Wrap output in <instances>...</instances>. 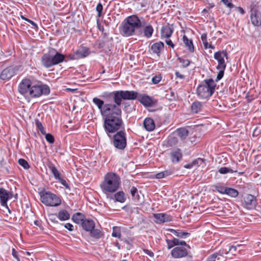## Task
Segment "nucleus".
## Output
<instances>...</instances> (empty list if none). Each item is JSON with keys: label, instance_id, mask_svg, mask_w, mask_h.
I'll return each instance as SVG.
<instances>
[{"label": "nucleus", "instance_id": "obj_1", "mask_svg": "<svg viewBox=\"0 0 261 261\" xmlns=\"http://www.w3.org/2000/svg\"><path fill=\"white\" fill-rule=\"evenodd\" d=\"M18 91L24 96H30L32 98H38L42 95H48L50 92V88L47 85L35 80L31 76L22 80L18 85Z\"/></svg>", "mask_w": 261, "mask_h": 261}, {"label": "nucleus", "instance_id": "obj_2", "mask_svg": "<svg viewBox=\"0 0 261 261\" xmlns=\"http://www.w3.org/2000/svg\"><path fill=\"white\" fill-rule=\"evenodd\" d=\"M102 117L103 120V128L109 138H111L112 135L115 133L124 129L122 119V111L117 106Z\"/></svg>", "mask_w": 261, "mask_h": 261}, {"label": "nucleus", "instance_id": "obj_3", "mask_svg": "<svg viewBox=\"0 0 261 261\" xmlns=\"http://www.w3.org/2000/svg\"><path fill=\"white\" fill-rule=\"evenodd\" d=\"M142 27V22L140 18L136 15H132L127 17L122 22L120 28V33L125 37H129L134 35H140L142 31L137 30Z\"/></svg>", "mask_w": 261, "mask_h": 261}, {"label": "nucleus", "instance_id": "obj_4", "mask_svg": "<svg viewBox=\"0 0 261 261\" xmlns=\"http://www.w3.org/2000/svg\"><path fill=\"white\" fill-rule=\"evenodd\" d=\"M121 185V179L118 175L113 172H108L100 184L102 192L108 195L116 192Z\"/></svg>", "mask_w": 261, "mask_h": 261}, {"label": "nucleus", "instance_id": "obj_5", "mask_svg": "<svg viewBox=\"0 0 261 261\" xmlns=\"http://www.w3.org/2000/svg\"><path fill=\"white\" fill-rule=\"evenodd\" d=\"M105 94L106 98L113 97L115 105L118 108H120L122 100H133L137 99L138 97V92L134 90H118L105 93Z\"/></svg>", "mask_w": 261, "mask_h": 261}, {"label": "nucleus", "instance_id": "obj_6", "mask_svg": "<svg viewBox=\"0 0 261 261\" xmlns=\"http://www.w3.org/2000/svg\"><path fill=\"white\" fill-rule=\"evenodd\" d=\"M64 59V55L53 49L42 56L41 59V64L44 68H49L62 62Z\"/></svg>", "mask_w": 261, "mask_h": 261}, {"label": "nucleus", "instance_id": "obj_7", "mask_svg": "<svg viewBox=\"0 0 261 261\" xmlns=\"http://www.w3.org/2000/svg\"><path fill=\"white\" fill-rule=\"evenodd\" d=\"M203 82L204 84L198 86L196 89V94L200 99L210 98L214 93L216 83L213 79H205Z\"/></svg>", "mask_w": 261, "mask_h": 261}, {"label": "nucleus", "instance_id": "obj_8", "mask_svg": "<svg viewBox=\"0 0 261 261\" xmlns=\"http://www.w3.org/2000/svg\"><path fill=\"white\" fill-rule=\"evenodd\" d=\"M41 201L46 206L56 207L62 203L60 196L50 192L46 191L44 189L38 192Z\"/></svg>", "mask_w": 261, "mask_h": 261}, {"label": "nucleus", "instance_id": "obj_9", "mask_svg": "<svg viewBox=\"0 0 261 261\" xmlns=\"http://www.w3.org/2000/svg\"><path fill=\"white\" fill-rule=\"evenodd\" d=\"M111 143L117 149L123 150L127 146L126 134L124 129L120 130L112 135Z\"/></svg>", "mask_w": 261, "mask_h": 261}, {"label": "nucleus", "instance_id": "obj_10", "mask_svg": "<svg viewBox=\"0 0 261 261\" xmlns=\"http://www.w3.org/2000/svg\"><path fill=\"white\" fill-rule=\"evenodd\" d=\"M250 19L252 24L256 27L261 25V14L257 3H252L250 5Z\"/></svg>", "mask_w": 261, "mask_h": 261}, {"label": "nucleus", "instance_id": "obj_11", "mask_svg": "<svg viewBox=\"0 0 261 261\" xmlns=\"http://www.w3.org/2000/svg\"><path fill=\"white\" fill-rule=\"evenodd\" d=\"M90 53L88 47L81 45L75 52L67 55L66 58L70 60H79L87 57Z\"/></svg>", "mask_w": 261, "mask_h": 261}, {"label": "nucleus", "instance_id": "obj_12", "mask_svg": "<svg viewBox=\"0 0 261 261\" xmlns=\"http://www.w3.org/2000/svg\"><path fill=\"white\" fill-rule=\"evenodd\" d=\"M20 68V66H9L4 69L0 73V79L8 81L16 75Z\"/></svg>", "mask_w": 261, "mask_h": 261}, {"label": "nucleus", "instance_id": "obj_13", "mask_svg": "<svg viewBox=\"0 0 261 261\" xmlns=\"http://www.w3.org/2000/svg\"><path fill=\"white\" fill-rule=\"evenodd\" d=\"M92 101L100 111L101 116L111 111L116 106L115 103H105L103 100L97 97H94Z\"/></svg>", "mask_w": 261, "mask_h": 261}, {"label": "nucleus", "instance_id": "obj_14", "mask_svg": "<svg viewBox=\"0 0 261 261\" xmlns=\"http://www.w3.org/2000/svg\"><path fill=\"white\" fill-rule=\"evenodd\" d=\"M224 57L226 59L228 58V53L226 50H219L214 54V58L218 62V64L216 66V68L217 69H225L226 65L224 59Z\"/></svg>", "mask_w": 261, "mask_h": 261}, {"label": "nucleus", "instance_id": "obj_15", "mask_svg": "<svg viewBox=\"0 0 261 261\" xmlns=\"http://www.w3.org/2000/svg\"><path fill=\"white\" fill-rule=\"evenodd\" d=\"M47 166L49 169L51 171L54 175V178L58 180L63 186H64L67 189L70 190V187L66 181L61 177V173L59 172L55 165L52 163H49Z\"/></svg>", "mask_w": 261, "mask_h": 261}, {"label": "nucleus", "instance_id": "obj_16", "mask_svg": "<svg viewBox=\"0 0 261 261\" xmlns=\"http://www.w3.org/2000/svg\"><path fill=\"white\" fill-rule=\"evenodd\" d=\"M244 206L248 210L254 208L257 204L256 197L251 194H247L244 197Z\"/></svg>", "mask_w": 261, "mask_h": 261}, {"label": "nucleus", "instance_id": "obj_17", "mask_svg": "<svg viewBox=\"0 0 261 261\" xmlns=\"http://www.w3.org/2000/svg\"><path fill=\"white\" fill-rule=\"evenodd\" d=\"M137 99L145 107H152L155 103L152 97L145 94L138 93V97Z\"/></svg>", "mask_w": 261, "mask_h": 261}, {"label": "nucleus", "instance_id": "obj_18", "mask_svg": "<svg viewBox=\"0 0 261 261\" xmlns=\"http://www.w3.org/2000/svg\"><path fill=\"white\" fill-rule=\"evenodd\" d=\"M170 158L172 163H179L182 159L181 150L179 148L172 149L170 153Z\"/></svg>", "mask_w": 261, "mask_h": 261}, {"label": "nucleus", "instance_id": "obj_19", "mask_svg": "<svg viewBox=\"0 0 261 261\" xmlns=\"http://www.w3.org/2000/svg\"><path fill=\"white\" fill-rule=\"evenodd\" d=\"M171 255L175 258H179L188 255V253L186 248L182 246H177L174 248L171 252Z\"/></svg>", "mask_w": 261, "mask_h": 261}, {"label": "nucleus", "instance_id": "obj_20", "mask_svg": "<svg viewBox=\"0 0 261 261\" xmlns=\"http://www.w3.org/2000/svg\"><path fill=\"white\" fill-rule=\"evenodd\" d=\"M165 45L162 41L155 42L149 46V51L151 54H155L160 57L161 53L164 49Z\"/></svg>", "mask_w": 261, "mask_h": 261}, {"label": "nucleus", "instance_id": "obj_21", "mask_svg": "<svg viewBox=\"0 0 261 261\" xmlns=\"http://www.w3.org/2000/svg\"><path fill=\"white\" fill-rule=\"evenodd\" d=\"M12 197V194L8 192L3 188H0V200L2 206H6L8 208L7 205L8 200Z\"/></svg>", "mask_w": 261, "mask_h": 261}, {"label": "nucleus", "instance_id": "obj_22", "mask_svg": "<svg viewBox=\"0 0 261 261\" xmlns=\"http://www.w3.org/2000/svg\"><path fill=\"white\" fill-rule=\"evenodd\" d=\"M153 217L156 223H163L170 222L172 220V216L166 213L154 214Z\"/></svg>", "mask_w": 261, "mask_h": 261}, {"label": "nucleus", "instance_id": "obj_23", "mask_svg": "<svg viewBox=\"0 0 261 261\" xmlns=\"http://www.w3.org/2000/svg\"><path fill=\"white\" fill-rule=\"evenodd\" d=\"M113 47V38L111 37L110 39L103 40L99 42L98 44L99 48L102 49L105 52H109L111 50Z\"/></svg>", "mask_w": 261, "mask_h": 261}, {"label": "nucleus", "instance_id": "obj_24", "mask_svg": "<svg viewBox=\"0 0 261 261\" xmlns=\"http://www.w3.org/2000/svg\"><path fill=\"white\" fill-rule=\"evenodd\" d=\"M161 32L162 38H169L173 32V28L169 24L164 25L162 27Z\"/></svg>", "mask_w": 261, "mask_h": 261}, {"label": "nucleus", "instance_id": "obj_25", "mask_svg": "<svg viewBox=\"0 0 261 261\" xmlns=\"http://www.w3.org/2000/svg\"><path fill=\"white\" fill-rule=\"evenodd\" d=\"M81 226L85 231L89 232L95 228V222L92 220L86 218Z\"/></svg>", "mask_w": 261, "mask_h": 261}, {"label": "nucleus", "instance_id": "obj_26", "mask_svg": "<svg viewBox=\"0 0 261 261\" xmlns=\"http://www.w3.org/2000/svg\"><path fill=\"white\" fill-rule=\"evenodd\" d=\"M144 127L148 132L152 131L155 128V124L153 120L151 118H146L143 122Z\"/></svg>", "mask_w": 261, "mask_h": 261}, {"label": "nucleus", "instance_id": "obj_27", "mask_svg": "<svg viewBox=\"0 0 261 261\" xmlns=\"http://www.w3.org/2000/svg\"><path fill=\"white\" fill-rule=\"evenodd\" d=\"M86 218V216L84 214L77 212L74 214L72 216V221L77 224H82L83 222L85 220Z\"/></svg>", "mask_w": 261, "mask_h": 261}, {"label": "nucleus", "instance_id": "obj_28", "mask_svg": "<svg viewBox=\"0 0 261 261\" xmlns=\"http://www.w3.org/2000/svg\"><path fill=\"white\" fill-rule=\"evenodd\" d=\"M182 40L185 46L188 48L189 51L193 53L195 49L192 40L189 39L185 35L183 36Z\"/></svg>", "mask_w": 261, "mask_h": 261}, {"label": "nucleus", "instance_id": "obj_29", "mask_svg": "<svg viewBox=\"0 0 261 261\" xmlns=\"http://www.w3.org/2000/svg\"><path fill=\"white\" fill-rule=\"evenodd\" d=\"M224 254H227V252H224V249L220 250L208 256L206 261H216V259H219V256H223Z\"/></svg>", "mask_w": 261, "mask_h": 261}, {"label": "nucleus", "instance_id": "obj_30", "mask_svg": "<svg viewBox=\"0 0 261 261\" xmlns=\"http://www.w3.org/2000/svg\"><path fill=\"white\" fill-rule=\"evenodd\" d=\"M169 231L174 234L175 236L180 238H184L185 239L190 236V233L183 231L182 230H175L173 229H169Z\"/></svg>", "mask_w": 261, "mask_h": 261}, {"label": "nucleus", "instance_id": "obj_31", "mask_svg": "<svg viewBox=\"0 0 261 261\" xmlns=\"http://www.w3.org/2000/svg\"><path fill=\"white\" fill-rule=\"evenodd\" d=\"M214 188L213 190H216L218 192L222 194H225V191H226L227 187L225 186V184L222 182H219L212 186Z\"/></svg>", "mask_w": 261, "mask_h": 261}, {"label": "nucleus", "instance_id": "obj_32", "mask_svg": "<svg viewBox=\"0 0 261 261\" xmlns=\"http://www.w3.org/2000/svg\"><path fill=\"white\" fill-rule=\"evenodd\" d=\"M154 30L151 24H148L145 26L142 32V34L143 33V36L147 38H150L153 33Z\"/></svg>", "mask_w": 261, "mask_h": 261}, {"label": "nucleus", "instance_id": "obj_33", "mask_svg": "<svg viewBox=\"0 0 261 261\" xmlns=\"http://www.w3.org/2000/svg\"><path fill=\"white\" fill-rule=\"evenodd\" d=\"M61 221H66L70 219L69 213L65 210H60L57 215Z\"/></svg>", "mask_w": 261, "mask_h": 261}, {"label": "nucleus", "instance_id": "obj_34", "mask_svg": "<svg viewBox=\"0 0 261 261\" xmlns=\"http://www.w3.org/2000/svg\"><path fill=\"white\" fill-rule=\"evenodd\" d=\"M114 197L115 201L120 203H124L126 200L125 193L122 191L116 192L114 194Z\"/></svg>", "mask_w": 261, "mask_h": 261}, {"label": "nucleus", "instance_id": "obj_35", "mask_svg": "<svg viewBox=\"0 0 261 261\" xmlns=\"http://www.w3.org/2000/svg\"><path fill=\"white\" fill-rule=\"evenodd\" d=\"M191 108L192 112L193 113L197 114L201 110V102L199 101H195L192 103Z\"/></svg>", "mask_w": 261, "mask_h": 261}, {"label": "nucleus", "instance_id": "obj_36", "mask_svg": "<svg viewBox=\"0 0 261 261\" xmlns=\"http://www.w3.org/2000/svg\"><path fill=\"white\" fill-rule=\"evenodd\" d=\"M178 143L177 138L173 136H169L166 140V146L167 147H171L176 145Z\"/></svg>", "mask_w": 261, "mask_h": 261}, {"label": "nucleus", "instance_id": "obj_37", "mask_svg": "<svg viewBox=\"0 0 261 261\" xmlns=\"http://www.w3.org/2000/svg\"><path fill=\"white\" fill-rule=\"evenodd\" d=\"M176 133L178 136L181 140L185 139L189 134V132L185 128L181 127L176 129Z\"/></svg>", "mask_w": 261, "mask_h": 261}, {"label": "nucleus", "instance_id": "obj_38", "mask_svg": "<svg viewBox=\"0 0 261 261\" xmlns=\"http://www.w3.org/2000/svg\"><path fill=\"white\" fill-rule=\"evenodd\" d=\"M89 232L90 233L91 237L96 239H100L103 236V233L99 229L93 228V229L90 231Z\"/></svg>", "mask_w": 261, "mask_h": 261}, {"label": "nucleus", "instance_id": "obj_39", "mask_svg": "<svg viewBox=\"0 0 261 261\" xmlns=\"http://www.w3.org/2000/svg\"><path fill=\"white\" fill-rule=\"evenodd\" d=\"M225 192V194L233 198H236L239 195L238 191L232 188L227 187V190Z\"/></svg>", "mask_w": 261, "mask_h": 261}, {"label": "nucleus", "instance_id": "obj_40", "mask_svg": "<svg viewBox=\"0 0 261 261\" xmlns=\"http://www.w3.org/2000/svg\"><path fill=\"white\" fill-rule=\"evenodd\" d=\"M237 172V169L233 170L232 169H231V168H229L228 167H221L219 169V172L222 174H226L227 173H234V172Z\"/></svg>", "mask_w": 261, "mask_h": 261}, {"label": "nucleus", "instance_id": "obj_41", "mask_svg": "<svg viewBox=\"0 0 261 261\" xmlns=\"http://www.w3.org/2000/svg\"><path fill=\"white\" fill-rule=\"evenodd\" d=\"M35 122L36 127L40 131L41 133L45 134V129L40 120L38 119H36Z\"/></svg>", "mask_w": 261, "mask_h": 261}, {"label": "nucleus", "instance_id": "obj_42", "mask_svg": "<svg viewBox=\"0 0 261 261\" xmlns=\"http://www.w3.org/2000/svg\"><path fill=\"white\" fill-rule=\"evenodd\" d=\"M177 60L180 63L182 64V67L183 68H186L188 67L191 63V61L188 59H184L182 58L178 57Z\"/></svg>", "mask_w": 261, "mask_h": 261}, {"label": "nucleus", "instance_id": "obj_43", "mask_svg": "<svg viewBox=\"0 0 261 261\" xmlns=\"http://www.w3.org/2000/svg\"><path fill=\"white\" fill-rule=\"evenodd\" d=\"M18 164L25 169H28L30 167L28 162L23 159H19Z\"/></svg>", "mask_w": 261, "mask_h": 261}, {"label": "nucleus", "instance_id": "obj_44", "mask_svg": "<svg viewBox=\"0 0 261 261\" xmlns=\"http://www.w3.org/2000/svg\"><path fill=\"white\" fill-rule=\"evenodd\" d=\"M45 136V138L46 140L49 143L53 144L55 142V138L54 136L50 133H46L45 132V134H43Z\"/></svg>", "mask_w": 261, "mask_h": 261}, {"label": "nucleus", "instance_id": "obj_45", "mask_svg": "<svg viewBox=\"0 0 261 261\" xmlns=\"http://www.w3.org/2000/svg\"><path fill=\"white\" fill-rule=\"evenodd\" d=\"M96 10L97 12V16L98 17H100L102 15V12L103 10V6L101 3H99L96 8Z\"/></svg>", "mask_w": 261, "mask_h": 261}, {"label": "nucleus", "instance_id": "obj_46", "mask_svg": "<svg viewBox=\"0 0 261 261\" xmlns=\"http://www.w3.org/2000/svg\"><path fill=\"white\" fill-rule=\"evenodd\" d=\"M162 78L160 74H158L152 77L151 81L154 84H157L161 81Z\"/></svg>", "mask_w": 261, "mask_h": 261}, {"label": "nucleus", "instance_id": "obj_47", "mask_svg": "<svg viewBox=\"0 0 261 261\" xmlns=\"http://www.w3.org/2000/svg\"><path fill=\"white\" fill-rule=\"evenodd\" d=\"M219 71L217 74L216 79L215 80V83L220 80L224 76V70L225 69H219Z\"/></svg>", "mask_w": 261, "mask_h": 261}, {"label": "nucleus", "instance_id": "obj_48", "mask_svg": "<svg viewBox=\"0 0 261 261\" xmlns=\"http://www.w3.org/2000/svg\"><path fill=\"white\" fill-rule=\"evenodd\" d=\"M204 161L203 159L198 158L193 160L192 163L194 166L200 165Z\"/></svg>", "mask_w": 261, "mask_h": 261}, {"label": "nucleus", "instance_id": "obj_49", "mask_svg": "<svg viewBox=\"0 0 261 261\" xmlns=\"http://www.w3.org/2000/svg\"><path fill=\"white\" fill-rule=\"evenodd\" d=\"M232 0H222V2L228 8L230 9L233 8L234 6L231 3Z\"/></svg>", "mask_w": 261, "mask_h": 261}, {"label": "nucleus", "instance_id": "obj_50", "mask_svg": "<svg viewBox=\"0 0 261 261\" xmlns=\"http://www.w3.org/2000/svg\"><path fill=\"white\" fill-rule=\"evenodd\" d=\"M130 192L133 197L135 198L136 196H139L138 194V190L136 187L134 186L132 187L130 189Z\"/></svg>", "mask_w": 261, "mask_h": 261}, {"label": "nucleus", "instance_id": "obj_51", "mask_svg": "<svg viewBox=\"0 0 261 261\" xmlns=\"http://www.w3.org/2000/svg\"><path fill=\"white\" fill-rule=\"evenodd\" d=\"M57 215L55 214H51L49 215V220L54 223L58 224L59 223L58 221L57 220L56 216Z\"/></svg>", "mask_w": 261, "mask_h": 261}, {"label": "nucleus", "instance_id": "obj_52", "mask_svg": "<svg viewBox=\"0 0 261 261\" xmlns=\"http://www.w3.org/2000/svg\"><path fill=\"white\" fill-rule=\"evenodd\" d=\"M130 106L131 105L129 102H124V109L126 111L131 112L132 111V108L130 107Z\"/></svg>", "mask_w": 261, "mask_h": 261}, {"label": "nucleus", "instance_id": "obj_53", "mask_svg": "<svg viewBox=\"0 0 261 261\" xmlns=\"http://www.w3.org/2000/svg\"><path fill=\"white\" fill-rule=\"evenodd\" d=\"M12 255L17 260V261H20L18 252L14 248H13L12 250Z\"/></svg>", "mask_w": 261, "mask_h": 261}, {"label": "nucleus", "instance_id": "obj_54", "mask_svg": "<svg viewBox=\"0 0 261 261\" xmlns=\"http://www.w3.org/2000/svg\"><path fill=\"white\" fill-rule=\"evenodd\" d=\"M164 177L170 176L173 174L174 170L172 169L167 170L163 171Z\"/></svg>", "mask_w": 261, "mask_h": 261}, {"label": "nucleus", "instance_id": "obj_55", "mask_svg": "<svg viewBox=\"0 0 261 261\" xmlns=\"http://www.w3.org/2000/svg\"><path fill=\"white\" fill-rule=\"evenodd\" d=\"M64 227H65V228L67 229L68 230L71 231H73L74 230L73 225L70 223H67L65 224L64 225Z\"/></svg>", "mask_w": 261, "mask_h": 261}, {"label": "nucleus", "instance_id": "obj_56", "mask_svg": "<svg viewBox=\"0 0 261 261\" xmlns=\"http://www.w3.org/2000/svg\"><path fill=\"white\" fill-rule=\"evenodd\" d=\"M112 236L114 237L120 238L121 234L120 231H116L114 228L113 229V231L112 234Z\"/></svg>", "mask_w": 261, "mask_h": 261}, {"label": "nucleus", "instance_id": "obj_57", "mask_svg": "<svg viewBox=\"0 0 261 261\" xmlns=\"http://www.w3.org/2000/svg\"><path fill=\"white\" fill-rule=\"evenodd\" d=\"M2 168H3V171H5L6 173L9 174L10 173L9 166L7 165L6 163H5V165L2 166Z\"/></svg>", "mask_w": 261, "mask_h": 261}, {"label": "nucleus", "instance_id": "obj_58", "mask_svg": "<svg viewBox=\"0 0 261 261\" xmlns=\"http://www.w3.org/2000/svg\"><path fill=\"white\" fill-rule=\"evenodd\" d=\"M143 252H144L145 254H146L148 255L149 256H150V257H153V256H154V253H153V252H152L151 251L149 250L146 249H144L143 250Z\"/></svg>", "mask_w": 261, "mask_h": 261}, {"label": "nucleus", "instance_id": "obj_59", "mask_svg": "<svg viewBox=\"0 0 261 261\" xmlns=\"http://www.w3.org/2000/svg\"><path fill=\"white\" fill-rule=\"evenodd\" d=\"M166 242H167V247H168V249H171V248H172L174 245L173 244V243H172V240H166Z\"/></svg>", "mask_w": 261, "mask_h": 261}, {"label": "nucleus", "instance_id": "obj_60", "mask_svg": "<svg viewBox=\"0 0 261 261\" xmlns=\"http://www.w3.org/2000/svg\"><path fill=\"white\" fill-rule=\"evenodd\" d=\"M97 25L98 30L102 33H103L105 31V28L103 26L101 25L100 23L99 22V20H97Z\"/></svg>", "mask_w": 261, "mask_h": 261}, {"label": "nucleus", "instance_id": "obj_61", "mask_svg": "<svg viewBox=\"0 0 261 261\" xmlns=\"http://www.w3.org/2000/svg\"><path fill=\"white\" fill-rule=\"evenodd\" d=\"M165 42H166V43L168 46H170L172 48H173L174 47V44H173V43L172 42V41L171 39H167V40H166Z\"/></svg>", "mask_w": 261, "mask_h": 261}, {"label": "nucleus", "instance_id": "obj_62", "mask_svg": "<svg viewBox=\"0 0 261 261\" xmlns=\"http://www.w3.org/2000/svg\"><path fill=\"white\" fill-rule=\"evenodd\" d=\"M175 76L177 78H179L180 79H184L185 78V76L183 74H180L178 71H176L175 72Z\"/></svg>", "mask_w": 261, "mask_h": 261}, {"label": "nucleus", "instance_id": "obj_63", "mask_svg": "<svg viewBox=\"0 0 261 261\" xmlns=\"http://www.w3.org/2000/svg\"><path fill=\"white\" fill-rule=\"evenodd\" d=\"M155 177L157 179H161L164 177L163 171L158 173L155 174Z\"/></svg>", "mask_w": 261, "mask_h": 261}, {"label": "nucleus", "instance_id": "obj_64", "mask_svg": "<svg viewBox=\"0 0 261 261\" xmlns=\"http://www.w3.org/2000/svg\"><path fill=\"white\" fill-rule=\"evenodd\" d=\"M27 21L31 23L34 27V29H38V25L34 21L29 19H28Z\"/></svg>", "mask_w": 261, "mask_h": 261}]
</instances>
